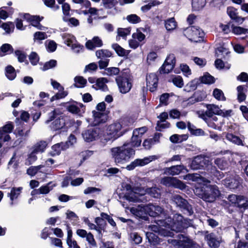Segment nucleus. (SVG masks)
<instances>
[{
	"instance_id": "nucleus-8",
	"label": "nucleus",
	"mask_w": 248,
	"mask_h": 248,
	"mask_svg": "<svg viewBox=\"0 0 248 248\" xmlns=\"http://www.w3.org/2000/svg\"><path fill=\"white\" fill-rule=\"evenodd\" d=\"M210 162L207 156L203 155H197L192 161L190 168L194 170L202 169L208 165Z\"/></svg>"
},
{
	"instance_id": "nucleus-45",
	"label": "nucleus",
	"mask_w": 248,
	"mask_h": 248,
	"mask_svg": "<svg viewBox=\"0 0 248 248\" xmlns=\"http://www.w3.org/2000/svg\"><path fill=\"white\" fill-rule=\"evenodd\" d=\"M159 189L156 187H149L146 189V192L147 194H148L151 196L155 198H158L159 197Z\"/></svg>"
},
{
	"instance_id": "nucleus-7",
	"label": "nucleus",
	"mask_w": 248,
	"mask_h": 248,
	"mask_svg": "<svg viewBox=\"0 0 248 248\" xmlns=\"http://www.w3.org/2000/svg\"><path fill=\"white\" fill-rule=\"evenodd\" d=\"M96 57L100 59L98 63L100 69L107 67L109 62V58L112 56V53L108 49H101L98 50L95 52Z\"/></svg>"
},
{
	"instance_id": "nucleus-64",
	"label": "nucleus",
	"mask_w": 248,
	"mask_h": 248,
	"mask_svg": "<svg viewBox=\"0 0 248 248\" xmlns=\"http://www.w3.org/2000/svg\"><path fill=\"white\" fill-rule=\"evenodd\" d=\"M240 196V195L235 194H231L229 195L228 200L232 206H236V202H237Z\"/></svg>"
},
{
	"instance_id": "nucleus-40",
	"label": "nucleus",
	"mask_w": 248,
	"mask_h": 248,
	"mask_svg": "<svg viewBox=\"0 0 248 248\" xmlns=\"http://www.w3.org/2000/svg\"><path fill=\"white\" fill-rule=\"evenodd\" d=\"M14 126L11 123L9 122L2 127L0 128V140L2 139L4 133H10L12 131Z\"/></svg>"
},
{
	"instance_id": "nucleus-1",
	"label": "nucleus",
	"mask_w": 248,
	"mask_h": 248,
	"mask_svg": "<svg viewBox=\"0 0 248 248\" xmlns=\"http://www.w3.org/2000/svg\"><path fill=\"white\" fill-rule=\"evenodd\" d=\"M129 144L111 149V155L116 164H124L129 161L135 155V150L129 147Z\"/></svg>"
},
{
	"instance_id": "nucleus-4",
	"label": "nucleus",
	"mask_w": 248,
	"mask_h": 248,
	"mask_svg": "<svg viewBox=\"0 0 248 248\" xmlns=\"http://www.w3.org/2000/svg\"><path fill=\"white\" fill-rule=\"evenodd\" d=\"M172 201L184 214L188 216L193 214L194 211L191 205L180 195L178 194L173 195Z\"/></svg>"
},
{
	"instance_id": "nucleus-49",
	"label": "nucleus",
	"mask_w": 248,
	"mask_h": 248,
	"mask_svg": "<svg viewBox=\"0 0 248 248\" xmlns=\"http://www.w3.org/2000/svg\"><path fill=\"white\" fill-rule=\"evenodd\" d=\"M174 64L163 63L159 69L160 74H166L170 73L174 67Z\"/></svg>"
},
{
	"instance_id": "nucleus-42",
	"label": "nucleus",
	"mask_w": 248,
	"mask_h": 248,
	"mask_svg": "<svg viewBox=\"0 0 248 248\" xmlns=\"http://www.w3.org/2000/svg\"><path fill=\"white\" fill-rule=\"evenodd\" d=\"M31 20V25L38 29L42 30L44 27L40 23V22L43 19V17H40L39 16H34Z\"/></svg>"
},
{
	"instance_id": "nucleus-32",
	"label": "nucleus",
	"mask_w": 248,
	"mask_h": 248,
	"mask_svg": "<svg viewBox=\"0 0 248 248\" xmlns=\"http://www.w3.org/2000/svg\"><path fill=\"white\" fill-rule=\"evenodd\" d=\"M5 75L6 77L11 80H14L16 76V70L11 65H8L6 67Z\"/></svg>"
},
{
	"instance_id": "nucleus-61",
	"label": "nucleus",
	"mask_w": 248,
	"mask_h": 248,
	"mask_svg": "<svg viewBox=\"0 0 248 248\" xmlns=\"http://www.w3.org/2000/svg\"><path fill=\"white\" fill-rule=\"evenodd\" d=\"M45 4L48 7H49L54 11H56L60 8V6L55 4V0H44Z\"/></svg>"
},
{
	"instance_id": "nucleus-2",
	"label": "nucleus",
	"mask_w": 248,
	"mask_h": 248,
	"mask_svg": "<svg viewBox=\"0 0 248 248\" xmlns=\"http://www.w3.org/2000/svg\"><path fill=\"white\" fill-rule=\"evenodd\" d=\"M196 193L203 201L212 202H214L220 194L218 187L216 185H204L201 188L196 189Z\"/></svg>"
},
{
	"instance_id": "nucleus-36",
	"label": "nucleus",
	"mask_w": 248,
	"mask_h": 248,
	"mask_svg": "<svg viewBox=\"0 0 248 248\" xmlns=\"http://www.w3.org/2000/svg\"><path fill=\"white\" fill-rule=\"evenodd\" d=\"M14 52L12 46L9 44H4L0 47V56L4 55V53L11 54Z\"/></svg>"
},
{
	"instance_id": "nucleus-29",
	"label": "nucleus",
	"mask_w": 248,
	"mask_h": 248,
	"mask_svg": "<svg viewBox=\"0 0 248 248\" xmlns=\"http://www.w3.org/2000/svg\"><path fill=\"white\" fill-rule=\"evenodd\" d=\"M240 209L245 210L248 208V200L247 198L244 196L240 195L237 202H236V206Z\"/></svg>"
},
{
	"instance_id": "nucleus-14",
	"label": "nucleus",
	"mask_w": 248,
	"mask_h": 248,
	"mask_svg": "<svg viewBox=\"0 0 248 248\" xmlns=\"http://www.w3.org/2000/svg\"><path fill=\"white\" fill-rule=\"evenodd\" d=\"M205 239L211 248H218L221 242L220 238L213 232L206 234Z\"/></svg>"
},
{
	"instance_id": "nucleus-17",
	"label": "nucleus",
	"mask_w": 248,
	"mask_h": 248,
	"mask_svg": "<svg viewBox=\"0 0 248 248\" xmlns=\"http://www.w3.org/2000/svg\"><path fill=\"white\" fill-rule=\"evenodd\" d=\"M241 178L237 175L232 177L226 178L224 180V184L230 189H236L240 184Z\"/></svg>"
},
{
	"instance_id": "nucleus-41",
	"label": "nucleus",
	"mask_w": 248,
	"mask_h": 248,
	"mask_svg": "<svg viewBox=\"0 0 248 248\" xmlns=\"http://www.w3.org/2000/svg\"><path fill=\"white\" fill-rule=\"evenodd\" d=\"M207 167V170L213 175L222 178L223 177V173L217 170L216 167L211 164L209 163L208 165L206 166Z\"/></svg>"
},
{
	"instance_id": "nucleus-55",
	"label": "nucleus",
	"mask_w": 248,
	"mask_h": 248,
	"mask_svg": "<svg viewBox=\"0 0 248 248\" xmlns=\"http://www.w3.org/2000/svg\"><path fill=\"white\" fill-rule=\"evenodd\" d=\"M22 189V188L21 187L12 188L10 193L11 200L13 201L14 199H16L20 194Z\"/></svg>"
},
{
	"instance_id": "nucleus-47",
	"label": "nucleus",
	"mask_w": 248,
	"mask_h": 248,
	"mask_svg": "<svg viewBox=\"0 0 248 248\" xmlns=\"http://www.w3.org/2000/svg\"><path fill=\"white\" fill-rule=\"evenodd\" d=\"M227 13L230 17L234 20L236 22H239L241 20V18L237 15L236 10L232 7H229L227 9Z\"/></svg>"
},
{
	"instance_id": "nucleus-19",
	"label": "nucleus",
	"mask_w": 248,
	"mask_h": 248,
	"mask_svg": "<svg viewBox=\"0 0 248 248\" xmlns=\"http://www.w3.org/2000/svg\"><path fill=\"white\" fill-rule=\"evenodd\" d=\"M156 223L159 226L160 229H161V227H164L167 229L175 231L176 223H173V221L170 217H167L165 219H157Z\"/></svg>"
},
{
	"instance_id": "nucleus-58",
	"label": "nucleus",
	"mask_w": 248,
	"mask_h": 248,
	"mask_svg": "<svg viewBox=\"0 0 248 248\" xmlns=\"http://www.w3.org/2000/svg\"><path fill=\"white\" fill-rule=\"evenodd\" d=\"M130 237L131 241L136 244H139L142 242V237L137 232H131Z\"/></svg>"
},
{
	"instance_id": "nucleus-60",
	"label": "nucleus",
	"mask_w": 248,
	"mask_h": 248,
	"mask_svg": "<svg viewBox=\"0 0 248 248\" xmlns=\"http://www.w3.org/2000/svg\"><path fill=\"white\" fill-rule=\"evenodd\" d=\"M57 61L54 60H51L46 62L43 67L42 68L43 71H46L50 68H52L56 66Z\"/></svg>"
},
{
	"instance_id": "nucleus-3",
	"label": "nucleus",
	"mask_w": 248,
	"mask_h": 248,
	"mask_svg": "<svg viewBox=\"0 0 248 248\" xmlns=\"http://www.w3.org/2000/svg\"><path fill=\"white\" fill-rule=\"evenodd\" d=\"M120 92L123 94L128 93L133 86V78L128 69H124L115 78Z\"/></svg>"
},
{
	"instance_id": "nucleus-22",
	"label": "nucleus",
	"mask_w": 248,
	"mask_h": 248,
	"mask_svg": "<svg viewBox=\"0 0 248 248\" xmlns=\"http://www.w3.org/2000/svg\"><path fill=\"white\" fill-rule=\"evenodd\" d=\"M103 45V41L98 36L93 37L92 39L87 41L85 44L86 47L90 50H93L95 47H100Z\"/></svg>"
},
{
	"instance_id": "nucleus-11",
	"label": "nucleus",
	"mask_w": 248,
	"mask_h": 248,
	"mask_svg": "<svg viewBox=\"0 0 248 248\" xmlns=\"http://www.w3.org/2000/svg\"><path fill=\"white\" fill-rule=\"evenodd\" d=\"M161 184L167 186H173L183 189L185 187V184L176 178L172 177H164L161 179Z\"/></svg>"
},
{
	"instance_id": "nucleus-33",
	"label": "nucleus",
	"mask_w": 248,
	"mask_h": 248,
	"mask_svg": "<svg viewBox=\"0 0 248 248\" xmlns=\"http://www.w3.org/2000/svg\"><path fill=\"white\" fill-rule=\"evenodd\" d=\"M83 107L82 104L77 103V105L71 104L67 106V109L68 111L76 114H79L81 113L79 107L82 108Z\"/></svg>"
},
{
	"instance_id": "nucleus-63",
	"label": "nucleus",
	"mask_w": 248,
	"mask_h": 248,
	"mask_svg": "<svg viewBox=\"0 0 248 248\" xmlns=\"http://www.w3.org/2000/svg\"><path fill=\"white\" fill-rule=\"evenodd\" d=\"M37 153L35 152L33 150L31 152V153L29 155V157L26 161V164L29 165L33 163L37 159V156L36 154Z\"/></svg>"
},
{
	"instance_id": "nucleus-6",
	"label": "nucleus",
	"mask_w": 248,
	"mask_h": 248,
	"mask_svg": "<svg viewBox=\"0 0 248 248\" xmlns=\"http://www.w3.org/2000/svg\"><path fill=\"white\" fill-rule=\"evenodd\" d=\"M185 34L189 40L194 42H200L202 40L204 33L198 27L191 26L185 30Z\"/></svg>"
},
{
	"instance_id": "nucleus-46",
	"label": "nucleus",
	"mask_w": 248,
	"mask_h": 248,
	"mask_svg": "<svg viewBox=\"0 0 248 248\" xmlns=\"http://www.w3.org/2000/svg\"><path fill=\"white\" fill-rule=\"evenodd\" d=\"M226 138L229 141L237 145L242 144V140L237 136L233 135L232 133H228L226 136Z\"/></svg>"
},
{
	"instance_id": "nucleus-43",
	"label": "nucleus",
	"mask_w": 248,
	"mask_h": 248,
	"mask_svg": "<svg viewBox=\"0 0 248 248\" xmlns=\"http://www.w3.org/2000/svg\"><path fill=\"white\" fill-rule=\"evenodd\" d=\"M1 27L5 31V33L6 34H10L13 32L15 29V24L12 22L3 23Z\"/></svg>"
},
{
	"instance_id": "nucleus-34",
	"label": "nucleus",
	"mask_w": 248,
	"mask_h": 248,
	"mask_svg": "<svg viewBox=\"0 0 248 248\" xmlns=\"http://www.w3.org/2000/svg\"><path fill=\"white\" fill-rule=\"evenodd\" d=\"M64 125V120L62 118H58L52 123L51 127L53 130L56 131L61 129Z\"/></svg>"
},
{
	"instance_id": "nucleus-52",
	"label": "nucleus",
	"mask_w": 248,
	"mask_h": 248,
	"mask_svg": "<svg viewBox=\"0 0 248 248\" xmlns=\"http://www.w3.org/2000/svg\"><path fill=\"white\" fill-rule=\"evenodd\" d=\"M106 73L108 76H113L118 75L120 73V69L118 67H111L108 68H105Z\"/></svg>"
},
{
	"instance_id": "nucleus-35",
	"label": "nucleus",
	"mask_w": 248,
	"mask_h": 248,
	"mask_svg": "<svg viewBox=\"0 0 248 248\" xmlns=\"http://www.w3.org/2000/svg\"><path fill=\"white\" fill-rule=\"evenodd\" d=\"M47 144L45 141H40L36 143L32 149L34 151L38 153L43 152L46 149Z\"/></svg>"
},
{
	"instance_id": "nucleus-12",
	"label": "nucleus",
	"mask_w": 248,
	"mask_h": 248,
	"mask_svg": "<svg viewBox=\"0 0 248 248\" xmlns=\"http://www.w3.org/2000/svg\"><path fill=\"white\" fill-rule=\"evenodd\" d=\"M109 111L99 112L93 110L92 113L93 117V123L94 125H97L106 123L109 118Z\"/></svg>"
},
{
	"instance_id": "nucleus-9",
	"label": "nucleus",
	"mask_w": 248,
	"mask_h": 248,
	"mask_svg": "<svg viewBox=\"0 0 248 248\" xmlns=\"http://www.w3.org/2000/svg\"><path fill=\"white\" fill-rule=\"evenodd\" d=\"M173 223H176L175 231L181 232L185 229L187 228L190 224V222L187 219H184L183 216L180 214H176L172 219Z\"/></svg>"
},
{
	"instance_id": "nucleus-38",
	"label": "nucleus",
	"mask_w": 248,
	"mask_h": 248,
	"mask_svg": "<svg viewBox=\"0 0 248 248\" xmlns=\"http://www.w3.org/2000/svg\"><path fill=\"white\" fill-rule=\"evenodd\" d=\"M200 83H203L207 84H212L215 82L214 78L209 73H206L203 76L201 77L200 78Z\"/></svg>"
},
{
	"instance_id": "nucleus-44",
	"label": "nucleus",
	"mask_w": 248,
	"mask_h": 248,
	"mask_svg": "<svg viewBox=\"0 0 248 248\" xmlns=\"http://www.w3.org/2000/svg\"><path fill=\"white\" fill-rule=\"evenodd\" d=\"M214 163L220 170H224L228 166L227 161L224 157L216 158L214 160Z\"/></svg>"
},
{
	"instance_id": "nucleus-57",
	"label": "nucleus",
	"mask_w": 248,
	"mask_h": 248,
	"mask_svg": "<svg viewBox=\"0 0 248 248\" xmlns=\"http://www.w3.org/2000/svg\"><path fill=\"white\" fill-rule=\"evenodd\" d=\"M126 20L131 23L137 24L141 21L140 18L136 14L128 15L126 17Z\"/></svg>"
},
{
	"instance_id": "nucleus-24",
	"label": "nucleus",
	"mask_w": 248,
	"mask_h": 248,
	"mask_svg": "<svg viewBox=\"0 0 248 248\" xmlns=\"http://www.w3.org/2000/svg\"><path fill=\"white\" fill-rule=\"evenodd\" d=\"M185 169L183 165L172 166L170 167L165 168L164 169V174L175 175H178Z\"/></svg>"
},
{
	"instance_id": "nucleus-25",
	"label": "nucleus",
	"mask_w": 248,
	"mask_h": 248,
	"mask_svg": "<svg viewBox=\"0 0 248 248\" xmlns=\"http://www.w3.org/2000/svg\"><path fill=\"white\" fill-rule=\"evenodd\" d=\"M68 148L67 143H59L52 146L50 154L53 156L58 155L61 153L62 150H64Z\"/></svg>"
},
{
	"instance_id": "nucleus-51",
	"label": "nucleus",
	"mask_w": 248,
	"mask_h": 248,
	"mask_svg": "<svg viewBox=\"0 0 248 248\" xmlns=\"http://www.w3.org/2000/svg\"><path fill=\"white\" fill-rule=\"evenodd\" d=\"M67 94L68 93L66 91H64L63 90H62V89H60L59 93H57L50 98V101L53 102L55 100L63 98L66 96Z\"/></svg>"
},
{
	"instance_id": "nucleus-23",
	"label": "nucleus",
	"mask_w": 248,
	"mask_h": 248,
	"mask_svg": "<svg viewBox=\"0 0 248 248\" xmlns=\"http://www.w3.org/2000/svg\"><path fill=\"white\" fill-rule=\"evenodd\" d=\"M108 82V80L106 78H97V82L95 84L92 85V88L96 90H101L102 91H108V87L106 83Z\"/></svg>"
},
{
	"instance_id": "nucleus-56",
	"label": "nucleus",
	"mask_w": 248,
	"mask_h": 248,
	"mask_svg": "<svg viewBox=\"0 0 248 248\" xmlns=\"http://www.w3.org/2000/svg\"><path fill=\"white\" fill-rule=\"evenodd\" d=\"M44 167L43 165H38L37 166H31L27 170V173L31 176L35 175L40 169Z\"/></svg>"
},
{
	"instance_id": "nucleus-30",
	"label": "nucleus",
	"mask_w": 248,
	"mask_h": 248,
	"mask_svg": "<svg viewBox=\"0 0 248 248\" xmlns=\"http://www.w3.org/2000/svg\"><path fill=\"white\" fill-rule=\"evenodd\" d=\"M112 48L115 51L118 56L121 57L126 56L129 52L127 50L122 47L118 44H113L112 45Z\"/></svg>"
},
{
	"instance_id": "nucleus-27",
	"label": "nucleus",
	"mask_w": 248,
	"mask_h": 248,
	"mask_svg": "<svg viewBox=\"0 0 248 248\" xmlns=\"http://www.w3.org/2000/svg\"><path fill=\"white\" fill-rule=\"evenodd\" d=\"M141 142V138L139 135V132L137 130H134L133 136L131 138V144L134 147L139 146Z\"/></svg>"
},
{
	"instance_id": "nucleus-31",
	"label": "nucleus",
	"mask_w": 248,
	"mask_h": 248,
	"mask_svg": "<svg viewBox=\"0 0 248 248\" xmlns=\"http://www.w3.org/2000/svg\"><path fill=\"white\" fill-rule=\"evenodd\" d=\"M188 137V136L187 134H174L170 137V140L173 143H180L186 140Z\"/></svg>"
},
{
	"instance_id": "nucleus-54",
	"label": "nucleus",
	"mask_w": 248,
	"mask_h": 248,
	"mask_svg": "<svg viewBox=\"0 0 248 248\" xmlns=\"http://www.w3.org/2000/svg\"><path fill=\"white\" fill-rule=\"evenodd\" d=\"M165 27L168 31L174 29L176 27V22L174 18H171L165 22Z\"/></svg>"
},
{
	"instance_id": "nucleus-28",
	"label": "nucleus",
	"mask_w": 248,
	"mask_h": 248,
	"mask_svg": "<svg viewBox=\"0 0 248 248\" xmlns=\"http://www.w3.org/2000/svg\"><path fill=\"white\" fill-rule=\"evenodd\" d=\"M237 100L239 102H242L245 100L246 98V95L245 93L247 92V89L245 88L244 86L239 85L237 87Z\"/></svg>"
},
{
	"instance_id": "nucleus-59",
	"label": "nucleus",
	"mask_w": 248,
	"mask_h": 248,
	"mask_svg": "<svg viewBox=\"0 0 248 248\" xmlns=\"http://www.w3.org/2000/svg\"><path fill=\"white\" fill-rule=\"evenodd\" d=\"M85 238L86 241L91 247L93 248L97 247V243L94 238L93 235L91 232H89Z\"/></svg>"
},
{
	"instance_id": "nucleus-37",
	"label": "nucleus",
	"mask_w": 248,
	"mask_h": 248,
	"mask_svg": "<svg viewBox=\"0 0 248 248\" xmlns=\"http://www.w3.org/2000/svg\"><path fill=\"white\" fill-rule=\"evenodd\" d=\"M205 0H192V8L194 11H199L205 6Z\"/></svg>"
},
{
	"instance_id": "nucleus-62",
	"label": "nucleus",
	"mask_w": 248,
	"mask_h": 248,
	"mask_svg": "<svg viewBox=\"0 0 248 248\" xmlns=\"http://www.w3.org/2000/svg\"><path fill=\"white\" fill-rule=\"evenodd\" d=\"M30 61L31 64L35 65L39 61V57L38 54L35 52H32L29 56Z\"/></svg>"
},
{
	"instance_id": "nucleus-26",
	"label": "nucleus",
	"mask_w": 248,
	"mask_h": 248,
	"mask_svg": "<svg viewBox=\"0 0 248 248\" xmlns=\"http://www.w3.org/2000/svg\"><path fill=\"white\" fill-rule=\"evenodd\" d=\"M206 108V115H208L209 118L212 117L215 114L219 115L221 109L217 106L214 104H207Z\"/></svg>"
},
{
	"instance_id": "nucleus-16",
	"label": "nucleus",
	"mask_w": 248,
	"mask_h": 248,
	"mask_svg": "<svg viewBox=\"0 0 248 248\" xmlns=\"http://www.w3.org/2000/svg\"><path fill=\"white\" fill-rule=\"evenodd\" d=\"M126 189L127 190H131V192L125 195L126 199L130 202H140L142 201V195H140L137 192H134L132 186L130 185H126L125 186Z\"/></svg>"
},
{
	"instance_id": "nucleus-13",
	"label": "nucleus",
	"mask_w": 248,
	"mask_h": 248,
	"mask_svg": "<svg viewBox=\"0 0 248 248\" xmlns=\"http://www.w3.org/2000/svg\"><path fill=\"white\" fill-rule=\"evenodd\" d=\"M122 125L120 123H113L108 126L107 129V134L114 139H116L123 135L122 132L120 131Z\"/></svg>"
},
{
	"instance_id": "nucleus-10",
	"label": "nucleus",
	"mask_w": 248,
	"mask_h": 248,
	"mask_svg": "<svg viewBox=\"0 0 248 248\" xmlns=\"http://www.w3.org/2000/svg\"><path fill=\"white\" fill-rule=\"evenodd\" d=\"M99 133V128L94 126H88L82 132V135L86 141L91 142L98 138Z\"/></svg>"
},
{
	"instance_id": "nucleus-18",
	"label": "nucleus",
	"mask_w": 248,
	"mask_h": 248,
	"mask_svg": "<svg viewBox=\"0 0 248 248\" xmlns=\"http://www.w3.org/2000/svg\"><path fill=\"white\" fill-rule=\"evenodd\" d=\"M158 78L155 73H150L146 76L147 86L150 87V91H154L157 86L158 83Z\"/></svg>"
},
{
	"instance_id": "nucleus-53",
	"label": "nucleus",
	"mask_w": 248,
	"mask_h": 248,
	"mask_svg": "<svg viewBox=\"0 0 248 248\" xmlns=\"http://www.w3.org/2000/svg\"><path fill=\"white\" fill-rule=\"evenodd\" d=\"M131 31V28H118L117 30V33L119 36V39L120 37L125 38L127 35L130 34Z\"/></svg>"
},
{
	"instance_id": "nucleus-15",
	"label": "nucleus",
	"mask_w": 248,
	"mask_h": 248,
	"mask_svg": "<svg viewBox=\"0 0 248 248\" xmlns=\"http://www.w3.org/2000/svg\"><path fill=\"white\" fill-rule=\"evenodd\" d=\"M152 156L145 157L142 159H137L132 162L129 165H128L126 167V169L128 170H134L136 167L143 166L148 164L152 161Z\"/></svg>"
},
{
	"instance_id": "nucleus-21",
	"label": "nucleus",
	"mask_w": 248,
	"mask_h": 248,
	"mask_svg": "<svg viewBox=\"0 0 248 248\" xmlns=\"http://www.w3.org/2000/svg\"><path fill=\"white\" fill-rule=\"evenodd\" d=\"M146 211L150 216L156 217L163 213V209L160 206L150 204L146 207Z\"/></svg>"
},
{
	"instance_id": "nucleus-39",
	"label": "nucleus",
	"mask_w": 248,
	"mask_h": 248,
	"mask_svg": "<svg viewBox=\"0 0 248 248\" xmlns=\"http://www.w3.org/2000/svg\"><path fill=\"white\" fill-rule=\"evenodd\" d=\"M74 86L77 88H83L87 84V80L81 76H76L74 78Z\"/></svg>"
},
{
	"instance_id": "nucleus-20",
	"label": "nucleus",
	"mask_w": 248,
	"mask_h": 248,
	"mask_svg": "<svg viewBox=\"0 0 248 248\" xmlns=\"http://www.w3.org/2000/svg\"><path fill=\"white\" fill-rule=\"evenodd\" d=\"M156 223L159 226L160 229H161V227H164L167 229L175 231L176 223H173V221L170 217H167L165 219H157Z\"/></svg>"
},
{
	"instance_id": "nucleus-48",
	"label": "nucleus",
	"mask_w": 248,
	"mask_h": 248,
	"mask_svg": "<svg viewBox=\"0 0 248 248\" xmlns=\"http://www.w3.org/2000/svg\"><path fill=\"white\" fill-rule=\"evenodd\" d=\"M117 0H102V3L106 9H111L118 4Z\"/></svg>"
},
{
	"instance_id": "nucleus-50",
	"label": "nucleus",
	"mask_w": 248,
	"mask_h": 248,
	"mask_svg": "<svg viewBox=\"0 0 248 248\" xmlns=\"http://www.w3.org/2000/svg\"><path fill=\"white\" fill-rule=\"evenodd\" d=\"M213 95L218 100L225 101L226 100L223 92L220 89L217 88L214 89Z\"/></svg>"
},
{
	"instance_id": "nucleus-5",
	"label": "nucleus",
	"mask_w": 248,
	"mask_h": 248,
	"mask_svg": "<svg viewBox=\"0 0 248 248\" xmlns=\"http://www.w3.org/2000/svg\"><path fill=\"white\" fill-rule=\"evenodd\" d=\"M178 240L173 239L171 244L177 248H197L198 244L189 237L183 234L178 235Z\"/></svg>"
}]
</instances>
